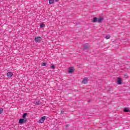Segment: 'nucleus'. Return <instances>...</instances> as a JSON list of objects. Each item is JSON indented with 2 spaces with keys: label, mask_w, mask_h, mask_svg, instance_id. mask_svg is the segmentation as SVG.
<instances>
[{
  "label": "nucleus",
  "mask_w": 130,
  "mask_h": 130,
  "mask_svg": "<svg viewBox=\"0 0 130 130\" xmlns=\"http://www.w3.org/2000/svg\"><path fill=\"white\" fill-rule=\"evenodd\" d=\"M105 38H106V39H110V35H107L106 36V37H105Z\"/></svg>",
  "instance_id": "ddd939ff"
},
{
  "label": "nucleus",
  "mask_w": 130,
  "mask_h": 130,
  "mask_svg": "<svg viewBox=\"0 0 130 130\" xmlns=\"http://www.w3.org/2000/svg\"><path fill=\"white\" fill-rule=\"evenodd\" d=\"M54 68H55L54 65H52L51 66V69H54Z\"/></svg>",
  "instance_id": "a211bd4d"
},
{
  "label": "nucleus",
  "mask_w": 130,
  "mask_h": 130,
  "mask_svg": "<svg viewBox=\"0 0 130 130\" xmlns=\"http://www.w3.org/2000/svg\"><path fill=\"white\" fill-rule=\"evenodd\" d=\"M40 28H43L44 27V24L42 23L40 25Z\"/></svg>",
  "instance_id": "dca6fc26"
},
{
  "label": "nucleus",
  "mask_w": 130,
  "mask_h": 130,
  "mask_svg": "<svg viewBox=\"0 0 130 130\" xmlns=\"http://www.w3.org/2000/svg\"><path fill=\"white\" fill-rule=\"evenodd\" d=\"M54 3V0H49V5H52Z\"/></svg>",
  "instance_id": "9d476101"
},
{
  "label": "nucleus",
  "mask_w": 130,
  "mask_h": 130,
  "mask_svg": "<svg viewBox=\"0 0 130 130\" xmlns=\"http://www.w3.org/2000/svg\"><path fill=\"white\" fill-rule=\"evenodd\" d=\"M88 48H89V47H88V46H84L83 47V49L87 50V49H88Z\"/></svg>",
  "instance_id": "4468645a"
},
{
  "label": "nucleus",
  "mask_w": 130,
  "mask_h": 130,
  "mask_svg": "<svg viewBox=\"0 0 130 130\" xmlns=\"http://www.w3.org/2000/svg\"><path fill=\"white\" fill-rule=\"evenodd\" d=\"M102 20H103V17H100L99 19L97 17H94L93 18V23H96V22L101 23V22H102Z\"/></svg>",
  "instance_id": "f257e3e1"
},
{
  "label": "nucleus",
  "mask_w": 130,
  "mask_h": 130,
  "mask_svg": "<svg viewBox=\"0 0 130 130\" xmlns=\"http://www.w3.org/2000/svg\"><path fill=\"white\" fill-rule=\"evenodd\" d=\"M41 40H42V39L40 37H36L35 38V42H39V43H40V42H41Z\"/></svg>",
  "instance_id": "f03ea898"
},
{
  "label": "nucleus",
  "mask_w": 130,
  "mask_h": 130,
  "mask_svg": "<svg viewBox=\"0 0 130 130\" xmlns=\"http://www.w3.org/2000/svg\"><path fill=\"white\" fill-rule=\"evenodd\" d=\"M3 109H0V114H2V113H3Z\"/></svg>",
  "instance_id": "f3484780"
},
{
  "label": "nucleus",
  "mask_w": 130,
  "mask_h": 130,
  "mask_svg": "<svg viewBox=\"0 0 130 130\" xmlns=\"http://www.w3.org/2000/svg\"><path fill=\"white\" fill-rule=\"evenodd\" d=\"M55 2H57V1H58V0H55Z\"/></svg>",
  "instance_id": "412c9836"
},
{
  "label": "nucleus",
  "mask_w": 130,
  "mask_h": 130,
  "mask_svg": "<svg viewBox=\"0 0 130 130\" xmlns=\"http://www.w3.org/2000/svg\"><path fill=\"white\" fill-rule=\"evenodd\" d=\"M45 118H46V116H43L41 118L40 120H39L40 123H43L44 122V120H45Z\"/></svg>",
  "instance_id": "20e7f679"
},
{
  "label": "nucleus",
  "mask_w": 130,
  "mask_h": 130,
  "mask_svg": "<svg viewBox=\"0 0 130 130\" xmlns=\"http://www.w3.org/2000/svg\"><path fill=\"white\" fill-rule=\"evenodd\" d=\"M82 83V84H87V83H88V78L85 77L83 79Z\"/></svg>",
  "instance_id": "39448f33"
},
{
  "label": "nucleus",
  "mask_w": 130,
  "mask_h": 130,
  "mask_svg": "<svg viewBox=\"0 0 130 130\" xmlns=\"http://www.w3.org/2000/svg\"><path fill=\"white\" fill-rule=\"evenodd\" d=\"M63 112L62 111H61V113H60V114H63Z\"/></svg>",
  "instance_id": "6ab92c4d"
},
{
  "label": "nucleus",
  "mask_w": 130,
  "mask_h": 130,
  "mask_svg": "<svg viewBox=\"0 0 130 130\" xmlns=\"http://www.w3.org/2000/svg\"><path fill=\"white\" fill-rule=\"evenodd\" d=\"M7 77L8 78H11L13 76V73L11 72H9L7 74Z\"/></svg>",
  "instance_id": "423d86ee"
},
{
  "label": "nucleus",
  "mask_w": 130,
  "mask_h": 130,
  "mask_svg": "<svg viewBox=\"0 0 130 130\" xmlns=\"http://www.w3.org/2000/svg\"><path fill=\"white\" fill-rule=\"evenodd\" d=\"M66 126V127H69V124H67Z\"/></svg>",
  "instance_id": "aec40b11"
},
{
  "label": "nucleus",
  "mask_w": 130,
  "mask_h": 130,
  "mask_svg": "<svg viewBox=\"0 0 130 130\" xmlns=\"http://www.w3.org/2000/svg\"><path fill=\"white\" fill-rule=\"evenodd\" d=\"M46 64H47L46 62H43L42 66L43 67H46Z\"/></svg>",
  "instance_id": "2eb2a0df"
},
{
  "label": "nucleus",
  "mask_w": 130,
  "mask_h": 130,
  "mask_svg": "<svg viewBox=\"0 0 130 130\" xmlns=\"http://www.w3.org/2000/svg\"><path fill=\"white\" fill-rule=\"evenodd\" d=\"M35 104H36V105H39L40 104V101L35 102Z\"/></svg>",
  "instance_id": "f8f14e48"
},
{
  "label": "nucleus",
  "mask_w": 130,
  "mask_h": 130,
  "mask_svg": "<svg viewBox=\"0 0 130 130\" xmlns=\"http://www.w3.org/2000/svg\"><path fill=\"white\" fill-rule=\"evenodd\" d=\"M26 116H28V114L27 113H24L23 116H22V117H23V119H27L26 118Z\"/></svg>",
  "instance_id": "6e6552de"
},
{
  "label": "nucleus",
  "mask_w": 130,
  "mask_h": 130,
  "mask_svg": "<svg viewBox=\"0 0 130 130\" xmlns=\"http://www.w3.org/2000/svg\"><path fill=\"white\" fill-rule=\"evenodd\" d=\"M26 121H27V119L21 118L19 119V123H20V124H22V123H25Z\"/></svg>",
  "instance_id": "7ed1b4c3"
},
{
  "label": "nucleus",
  "mask_w": 130,
  "mask_h": 130,
  "mask_svg": "<svg viewBox=\"0 0 130 130\" xmlns=\"http://www.w3.org/2000/svg\"><path fill=\"white\" fill-rule=\"evenodd\" d=\"M124 112H129V109L127 108H125L124 109Z\"/></svg>",
  "instance_id": "1a4fd4ad"
},
{
  "label": "nucleus",
  "mask_w": 130,
  "mask_h": 130,
  "mask_svg": "<svg viewBox=\"0 0 130 130\" xmlns=\"http://www.w3.org/2000/svg\"><path fill=\"white\" fill-rule=\"evenodd\" d=\"M118 85H121V78H118V80L117 81Z\"/></svg>",
  "instance_id": "0eeeda50"
},
{
  "label": "nucleus",
  "mask_w": 130,
  "mask_h": 130,
  "mask_svg": "<svg viewBox=\"0 0 130 130\" xmlns=\"http://www.w3.org/2000/svg\"><path fill=\"white\" fill-rule=\"evenodd\" d=\"M73 72H74V69L70 68L69 70V74H72V73H73Z\"/></svg>",
  "instance_id": "9b49d317"
}]
</instances>
